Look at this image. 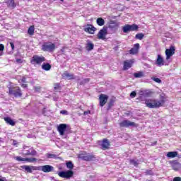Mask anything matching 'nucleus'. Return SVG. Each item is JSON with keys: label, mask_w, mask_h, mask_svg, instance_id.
Here are the masks:
<instances>
[{"label": "nucleus", "mask_w": 181, "mask_h": 181, "mask_svg": "<svg viewBox=\"0 0 181 181\" xmlns=\"http://www.w3.org/2000/svg\"><path fill=\"white\" fill-rule=\"evenodd\" d=\"M165 103H166V97L163 94L160 95V100L153 98L145 100V104L148 108H159V107H163Z\"/></svg>", "instance_id": "obj_1"}, {"label": "nucleus", "mask_w": 181, "mask_h": 181, "mask_svg": "<svg viewBox=\"0 0 181 181\" xmlns=\"http://www.w3.org/2000/svg\"><path fill=\"white\" fill-rule=\"evenodd\" d=\"M45 60L46 59L43 56L34 55L30 60V63L34 66H36V64L40 66Z\"/></svg>", "instance_id": "obj_2"}, {"label": "nucleus", "mask_w": 181, "mask_h": 181, "mask_svg": "<svg viewBox=\"0 0 181 181\" xmlns=\"http://www.w3.org/2000/svg\"><path fill=\"white\" fill-rule=\"evenodd\" d=\"M55 49L56 45L51 42H44V44L42 45V50H43V52H49L50 53Z\"/></svg>", "instance_id": "obj_3"}, {"label": "nucleus", "mask_w": 181, "mask_h": 181, "mask_svg": "<svg viewBox=\"0 0 181 181\" xmlns=\"http://www.w3.org/2000/svg\"><path fill=\"white\" fill-rule=\"evenodd\" d=\"M8 93L11 95H13V97H22V90H21V88L19 87H14L10 88Z\"/></svg>", "instance_id": "obj_4"}, {"label": "nucleus", "mask_w": 181, "mask_h": 181, "mask_svg": "<svg viewBox=\"0 0 181 181\" xmlns=\"http://www.w3.org/2000/svg\"><path fill=\"white\" fill-rule=\"evenodd\" d=\"M121 128H129V127H138V124L134 122H131L128 119L123 120L119 123Z\"/></svg>", "instance_id": "obj_5"}, {"label": "nucleus", "mask_w": 181, "mask_h": 181, "mask_svg": "<svg viewBox=\"0 0 181 181\" xmlns=\"http://www.w3.org/2000/svg\"><path fill=\"white\" fill-rule=\"evenodd\" d=\"M23 149L24 150L23 153L25 156H35V155H36V151H35L32 147L24 146Z\"/></svg>", "instance_id": "obj_6"}, {"label": "nucleus", "mask_w": 181, "mask_h": 181, "mask_svg": "<svg viewBox=\"0 0 181 181\" xmlns=\"http://www.w3.org/2000/svg\"><path fill=\"white\" fill-rule=\"evenodd\" d=\"M74 173L71 170L68 171H61L58 173L59 177H63L64 179H70L73 177Z\"/></svg>", "instance_id": "obj_7"}, {"label": "nucleus", "mask_w": 181, "mask_h": 181, "mask_svg": "<svg viewBox=\"0 0 181 181\" xmlns=\"http://www.w3.org/2000/svg\"><path fill=\"white\" fill-rule=\"evenodd\" d=\"M107 33H108V31L107 30V28H103L98 33V39H101L102 40H105Z\"/></svg>", "instance_id": "obj_8"}, {"label": "nucleus", "mask_w": 181, "mask_h": 181, "mask_svg": "<svg viewBox=\"0 0 181 181\" xmlns=\"http://www.w3.org/2000/svg\"><path fill=\"white\" fill-rule=\"evenodd\" d=\"M175 54V47L171 46L170 49L165 50L166 60H169Z\"/></svg>", "instance_id": "obj_9"}, {"label": "nucleus", "mask_w": 181, "mask_h": 181, "mask_svg": "<svg viewBox=\"0 0 181 181\" xmlns=\"http://www.w3.org/2000/svg\"><path fill=\"white\" fill-rule=\"evenodd\" d=\"M100 107H104L108 101V96L107 95L101 94L99 97Z\"/></svg>", "instance_id": "obj_10"}, {"label": "nucleus", "mask_w": 181, "mask_h": 181, "mask_svg": "<svg viewBox=\"0 0 181 181\" xmlns=\"http://www.w3.org/2000/svg\"><path fill=\"white\" fill-rule=\"evenodd\" d=\"M66 129H67V124H60L57 127V131L59 133V135L63 136L64 135V132H66Z\"/></svg>", "instance_id": "obj_11"}, {"label": "nucleus", "mask_w": 181, "mask_h": 181, "mask_svg": "<svg viewBox=\"0 0 181 181\" xmlns=\"http://www.w3.org/2000/svg\"><path fill=\"white\" fill-rule=\"evenodd\" d=\"M38 170H42L45 173H49V172L53 170V166L49 165H42L38 168Z\"/></svg>", "instance_id": "obj_12"}, {"label": "nucleus", "mask_w": 181, "mask_h": 181, "mask_svg": "<svg viewBox=\"0 0 181 181\" xmlns=\"http://www.w3.org/2000/svg\"><path fill=\"white\" fill-rule=\"evenodd\" d=\"M132 64H134V59L126 60L124 62V70H128L132 67Z\"/></svg>", "instance_id": "obj_13"}, {"label": "nucleus", "mask_w": 181, "mask_h": 181, "mask_svg": "<svg viewBox=\"0 0 181 181\" xmlns=\"http://www.w3.org/2000/svg\"><path fill=\"white\" fill-rule=\"evenodd\" d=\"M83 30H85V32L90 33L91 35H93L94 32H95V28H94L91 25H88L84 27Z\"/></svg>", "instance_id": "obj_14"}, {"label": "nucleus", "mask_w": 181, "mask_h": 181, "mask_svg": "<svg viewBox=\"0 0 181 181\" xmlns=\"http://www.w3.org/2000/svg\"><path fill=\"white\" fill-rule=\"evenodd\" d=\"M109 29H111V30L116 32V30H118V23H117V22L114 21H110L109 24Z\"/></svg>", "instance_id": "obj_15"}, {"label": "nucleus", "mask_w": 181, "mask_h": 181, "mask_svg": "<svg viewBox=\"0 0 181 181\" xmlns=\"http://www.w3.org/2000/svg\"><path fill=\"white\" fill-rule=\"evenodd\" d=\"M139 50V43H136L134 45V47L132 48L129 50V54H136Z\"/></svg>", "instance_id": "obj_16"}, {"label": "nucleus", "mask_w": 181, "mask_h": 181, "mask_svg": "<svg viewBox=\"0 0 181 181\" xmlns=\"http://www.w3.org/2000/svg\"><path fill=\"white\" fill-rule=\"evenodd\" d=\"M22 169H25V172H28V173H32L33 170H36V167L35 166H30V165H23Z\"/></svg>", "instance_id": "obj_17"}, {"label": "nucleus", "mask_w": 181, "mask_h": 181, "mask_svg": "<svg viewBox=\"0 0 181 181\" xmlns=\"http://www.w3.org/2000/svg\"><path fill=\"white\" fill-rule=\"evenodd\" d=\"M156 64H157L158 67L165 66V62H163V58H162V56L158 55L157 60L156 61Z\"/></svg>", "instance_id": "obj_18"}, {"label": "nucleus", "mask_w": 181, "mask_h": 181, "mask_svg": "<svg viewBox=\"0 0 181 181\" xmlns=\"http://www.w3.org/2000/svg\"><path fill=\"white\" fill-rule=\"evenodd\" d=\"M63 78H66L67 80H74V75L72 74H70L67 71H65L62 74Z\"/></svg>", "instance_id": "obj_19"}, {"label": "nucleus", "mask_w": 181, "mask_h": 181, "mask_svg": "<svg viewBox=\"0 0 181 181\" xmlns=\"http://www.w3.org/2000/svg\"><path fill=\"white\" fill-rule=\"evenodd\" d=\"M171 166L174 170H179L181 168V164L177 160H174L171 163Z\"/></svg>", "instance_id": "obj_20"}, {"label": "nucleus", "mask_w": 181, "mask_h": 181, "mask_svg": "<svg viewBox=\"0 0 181 181\" xmlns=\"http://www.w3.org/2000/svg\"><path fill=\"white\" fill-rule=\"evenodd\" d=\"M102 149L105 150L108 149L110 148V141H108V139H105L101 143Z\"/></svg>", "instance_id": "obj_21"}, {"label": "nucleus", "mask_w": 181, "mask_h": 181, "mask_svg": "<svg viewBox=\"0 0 181 181\" xmlns=\"http://www.w3.org/2000/svg\"><path fill=\"white\" fill-rule=\"evenodd\" d=\"M139 94V95H142L143 97H151L152 92L148 90H140Z\"/></svg>", "instance_id": "obj_22"}, {"label": "nucleus", "mask_w": 181, "mask_h": 181, "mask_svg": "<svg viewBox=\"0 0 181 181\" xmlns=\"http://www.w3.org/2000/svg\"><path fill=\"white\" fill-rule=\"evenodd\" d=\"M81 159H83V160H86L88 162H90V160H93V159H94L95 157H94V156L93 155L88 154V155L81 156Z\"/></svg>", "instance_id": "obj_23"}, {"label": "nucleus", "mask_w": 181, "mask_h": 181, "mask_svg": "<svg viewBox=\"0 0 181 181\" xmlns=\"http://www.w3.org/2000/svg\"><path fill=\"white\" fill-rule=\"evenodd\" d=\"M42 70H45V71H49L50 69H52V65L49 63H43L42 65Z\"/></svg>", "instance_id": "obj_24"}, {"label": "nucleus", "mask_w": 181, "mask_h": 181, "mask_svg": "<svg viewBox=\"0 0 181 181\" xmlns=\"http://www.w3.org/2000/svg\"><path fill=\"white\" fill-rule=\"evenodd\" d=\"M86 49L88 52H91L93 49H94V44H93L91 42L88 41L86 45Z\"/></svg>", "instance_id": "obj_25"}, {"label": "nucleus", "mask_w": 181, "mask_h": 181, "mask_svg": "<svg viewBox=\"0 0 181 181\" xmlns=\"http://www.w3.org/2000/svg\"><path fill=\"white\" fill-rule=\"evenodd\" d=\"M4 121L6 124L11 125V127H15V122H13L11 117H4Z\"/></svg>", "instance_id": "obj_26"}, {"label": "nucleus", "mask_w": 181, "mask_h": 181, "mask_svg": "<svg viewBox=\"0 0 181 181\" xmlns=\"http://www.w3.org/2000/svg\"><path fill=\"white\" fill-rule=\"evenodd\" d=\"M166 156L168 158H176V156H177V151H170L167 153Z\"/></svg>", "instance_id": "obj_27"}, {"label": "nucleus", "mask_w": 181, "mask_h": 181, "mask_svg": "<svg viewBox=\"0 0 181 181\" xmlns=\"http://www.w3.org/2000/svg\"><path fill=\"white\" fill-rule=\"evenodd\" d=\"M96 23L98 26H104V25L105 24V21H104V19H103V18H97Z\"/></svg>", "instance_id": "obj_28"}, {"label": "nucleus", "mask_w": 181, "mask_h": 181, "mask_svg": "<svg viewBox=\"0 0 181 181\" xmlns=\"http://www.w3.org/2000/svg\"><path fill=\"white\" fill-rule=\"evenodd\" d=\"M7 5L10 8H15V6H16V4H15V0H7Z\"/></svg>", "instance_id": "obj_29"}, {"label": "nucleus", "mask_w": 181, "mask_h": 181, "mask_svg": "<svg viewBox=\"0 0 181 181\" xmlns=\"http://www.w3.org/2000/svg\"><path fill=\"white\" fill-rule=\"evenodd\" d=\"M130 32H134L138 30V25L136 24L129 25Z\"/></svg>", "instance_id": "obj_30"}, {"label": "nucleus", "mask_w": 181, "mask_h": 181, "mask_svg": "<svg viewBox=\"0 0 181 181\" xmlns=\"http://www.w3.org/2000/svg\"><path fill=\"white\" fill-rule=\"evenodd\" d=\"M134 76L135 77V78H141V77H144V72L139 71V72L134 73Z\"/></svg>", "instance_id": "obj_31"}, {"label": "nucleus", "mask_w": 181, "mask_h": 181, "mask_svg": "<svg viewBox=\"0 0 181 181\" xmlns=\"http://www.w3.org/2000/svg\"><path fill=\"white\" fill-rule=\"evenodd\" d=\"M122 30L124 33H128V32H130L129 30V24H127L124 26L122 27Z\"/></svg>", "instance_id": "obj_32"}, {"label": "nucleus", "mask_w": 181, "mask_h": 181, "mask_svg": "<svg viewBox=\"0 0 181 181\" xmlns=\"http://www.w3.org/2000/svg\"><path fill=\"white\" fill-rule=\"evenodd\" d=\"M144 36H145L144 33H140L136 35L135 39H138L139 40H142L144 39Z\"/></svg>", "instance_id": "obj_33"}, {"label": "nucleus", "mask_w": 181, "mask_h": 181, "mask_svg": "<svg viewBox=\"0 0 181 181\" xmlns=\"http://www.w3.org/2000/svg\"><path fill=\"white\" fill-rule=\"evenodd\" d=\"M28 35H33L35 33V27L30 26L28 30Z\"/></svg>", "instance_id": "obj_34"}, {"label": "nucleus", "mask_w": 181, "mask_h": 181, "mask_svg": "<svg viewBox=\"0 0 181 181\" xmlns=\"http://www.w3.org/2000/svg\"><path fill=\"white\" fill-rule=\"evenodd\" d=\"M16 160H18V162H26V158H22L21 156H16L14 158Z\"/></svg>", "instance_id": "obj_35"}, {"label": "nucleus", "mask_w": 181, "mask_h": 181, "mask_svg": "<svg viewBox=\"0 0 181 181\" xmlns=\"http://www.w3.org/2000/svg\"><path fill=\"white\" fill-rule=\"evenodd\" d=\"M36 160H37L36 158H25V162H30V163H33L34 162H36Z\"/></svg>", "instance_id": "obj_36"}, {"label": "nucleus", "mask_w": 181, "mask_h": 181, "mask_svg": "<svg viewBox=\"0 0 181 181\" xmlns=\"http://www.w3.org/2000/svg\"><path fill=\"white\" fill-rule=\"evenodd\" d=\"M151 80H153V81H155L156 83H158V84H160V83H162V80H160L159 78H156L155 76L151 77Z\"/></svg>", "instance_id": "obj_37"}, {"label": "nucleus", "mask_w": 181, "mask_h": 181, "mask_svg": "<svg viewBox=\"0 0 181 181\" xmlns=\"http://www.w3.org/2000/svg\"><path fill=\"white\" fill-rule=\"evenodd\" d=\"M66 168H68V169H73V168H74V165H73V163L71 161H69L68 163H66Z\"/></svg>", "instance_id": "obj_38"}, {"label": "nucleus", "mask_w": 181, "mask_h": 181, "mask_svg": "<svg viewBox=\"0 0 181 181\" xmlns=\"http://www.w3.org/2000/svg\"><path fill=\"white\" fill-rule=\"evenodd\" d=\"M90 82V78H85L82 81L80 82V85L83 86V84H86Z\"/></svg>", "instance_id": "obj_39"}, {"label": "nucleus", "mask_w": 181, "mask_h": 181, "mask_svg": "<svg viewBox=\"0 0 181 181\" xmlns=\"http://www.w3.org/2000/svg\"><path fill=\"white\" fill-rule=\"evenodd\" d=\"M130 97L131 98H135V97H136V92L133 91L130 93Z\"/></svg>", "instance_id": "obj_40"}, {"label": "nucleus", "mask_w": 181, "mask_h": 181, "mask_svg": "<svg viewBox=\"0 0 181 181\" xmlns=\"http://www.w3.org/2000/svg\"><path fill=\"white\" fill-rule=\"evenodd\" d=\"M18 83H26V78L23 77L22 78L19 79Z\"/></svg>", "instance_id": "obj_41"}, {"label": "nucleus", "mask_w": 181, "mask_h": 181, "mask_svg": "<svg viewBox=\"0 0 181 181\" xmlns=\"http://www.w3.org/2000/svg\"><path fill=\"white\" fill-rule=\"evenodd\" d=\"M34 90H35V91H37V93H39V91H40V90H42V87H40V86H34Z\"/></svg>", "instance_id": "obj_42"}, {"label": "nucleus", "mask_w": 181, "mask_h": 181, "mask_svg": "<svg viewBox=\"0 0 181 181\" xmlns=\"http://www.w3.org/2000/svg\"><path fill=\"white\" fill-rule=\"evenodd\" d=\"M130 163H132V165H134V166H138L137 162L135 161L134 160H131Z\"/></svg>", "instance_id": "obj_43"}, {"label": "nucleus", "mask_w": 181, "mask_h": 181, "mask_svg": "<svg viewBox=\"0 0 181 181\" xmlns=\"http://www.w3.org/2000/svg\"><path fill=\"white\" fill-rule=\"evenodd\" d=\"M16 63H18L19 64L23 63V60L22 59H16Z\"/></svg>", "instance_id": "obj_44"}, {"label": "nucleus", "mask_w": 181, "mask_h": 181, "mask_svg": "<svg viewBox=\"0 0 181 181\" xmlns=\"http://www.w3.org/2000/svg\"><path fill=\"white\" fill-rule=\"evenodd\" d=\"M10 46H11L12 50H15V45L13 44V42H11Z\"/></svg>", "instance_id": "obj_45"}, {"label": "nucleus", "mask_w": 181, "mask_h": 181, "mask_svg": "<svg viewBox=\"0 0 181 181\" xmlns=\"http://www.w3.org/2000/svg\"><path fill=\"white\" fill-rule=\"evenodd\" d=\"M47 158H56V155H54V154H47Z\"/></svg>", "instance_id": "obj_46"}, {"label": "nucleus", "mask_w": 181, "mask_h": 181, "mask_svg": "<svg viewBox=\"0 0 181 181\" xmlns=\"http://www.w3.org/2000/svg\"><path fill=\"white\" fill-rule=\"evenodd\" d=\"M173 181H181V177H175L173 178Z\"/></svg>", "instance_id": "obj_47"}, {"label": "nucleus", "mask_w": 181, "mask_h": 181, "mask_svg": "<svg viewBox=\"0 0 181 181\" xmlns=\"http://www.w3.org/2000/svg\"><path fill=\"white\" fill-rule=\"evenodd\" d=\"M4 49H5L4 45L0 44V52H4Z\"/></svg>", "instance_id": "obj_48"}, {"label": "nucleus", "mask_w": 181, "mask_h": 181, "mask_svg": "<svg viewBox=\"0 0 181 181\" xmlns=\"http://www.w3.org/2000/svg\"><path fill=\"white\" fill-rule=\"evenodd\" d=\"M59 87H60V85L59 83H56L54 85V90H57V88H59Z\"/></svg>", "instance_id": "obj_49"}, {"label": "nucleus", "mask_w": 181, "mask_h": 181, "mask_svg": "<svg viewBox=\"0 0 181 181\" xmlns=\"http://www.w3.org/2000/svg\"><path fill=\"white\" fill-rule=\"evenodd\" d=\"M90 110H88V111H86L83 112V115H88V114H90Z\"/></svg>", "instance_id": "obj_50"}, {"label": "nucleus", "mask_w": 181, "mask_h": 181, "mask_svg": "<svg viewBox=\"0 0 181 181\" xmlns=\"http://www.w3.org/2000/svg\"><path fill=\"white\" fill-rule=\"evenodd\" d=\"M146 175H152V170H146Z\"/></svg>", "instance_id": "obj_51"}, {"label": "nucleus", "mask_w": 181, "mask_h": 181, "mask_svg": "<svg viewBox=\"0 0 181 181\" xmlns=\"http://www.w3.org/2000/svg\"><path fill=\"white\" fill-rule=\"evenodd\" d=\"M60 114L66 115L67 114V110H61Z\"/></svg>", "instance_id": "obj_52"}, {"label": "nucleus", "mask_w": 181, "mask_h": 181, "mask_svg": "<svg viewBox=\"0 0 181 181\" xmlns=\"http://www.w3.org/2000/svg\"><path fill=\"white\" fill-rule=\"evenodd\" d=\"M21 87H23V88H26V87H28V84L23 83V84H21Z\"/></svg>", "instance_id": "obj_53"}, {"label": "nucleus", "mask_w": 181, "mask_h": 181, "mask_svg": "<svg viewBox=\"0 0 181 181\" xmlns=\"http://www.w3.org/2000/svg\"><path fill=\"white\" fill-rule=\"evenodd\" d=\"M13 145L15 146V145H18V141L16 140L13 141Z\"/></svg>", "instance_id": "obj_54"}, {"label": "nucleus", "mask_w": 181, "mask_h": 181, "mask_svg": "<svg viewBox=\"0 0 181 181\" xmlns=\"http://www.w3.org/2000/svg\"><path fill=\"white\" fill-rule=\"evenodd\" d=\"M5 180H6V179L5 177L0 178V181H5Z\"/></svg>", "instance_id": "obj_55"}, {"label": "nucleus", "mask_w": 181, "mask_h": 181, "mask_svg": "<svg viewBox=\"0 0 181 181\" xmlns=\"http://www.w3.org/2000/svg\"><path fill=\"white\" fill-rule=\"evenodd\" d=\"M61 52H62V53H64V49H61Z\"/></svg>", "instance_id": "obj_56"}, {"label": "nucleus", "mask_w": 181, "mask_h": 181, "mask_svg": "<svg viewBox=\"0 0 181 181\" xmlns=\"http://www.w3.org/2000/svg\"><path fill=\"white\" fill-rule=\"evenodd\" d=\"M0 56H2V51H0Z\"/></svg>", "instance_id": "obj_57"}, {"label": "nucleus", "mask_w": 181, "mask_h": 181, "mask_svg": "<svg viewBox=\"0 0 181 181\" xmlns=\"http://www.w3.org/2000/svg\"><path fill=\"white\" fill-rule=\"evenodd\" d=\"M62 2H63L64 0H60Z\"/></svg>", "instance_id": "obj_58"}, {"label": "nucleus", "mask_w": 181, "mask_h": 181, "mask_svg": "<svg viewBox=\"0 0 181 181\" xmlns=\"http://www.w3.org/2000/svg\"><path fill=\"white\" fill-rule=\"evenodd\" d=\"M55 181H59V180H55Z\"/></svg>", "instance_id": "obj_59"}]
</instances>
